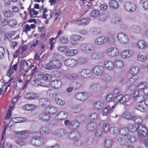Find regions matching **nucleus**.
Returning <instances> with one entry per match:
<instances>
[{
    "instance_id": "f257e3e1",
    "label": "nucleus",
    "mask_w": 148,
    "mask_h": 148,
    "mask_svg": "<svg viewBox=\"0 0 148 148\" xmlns=\"http://www.w3.org/2000/svg\"><path fill=\"white\" fill-rule=\"evenodd\" d=\"M62 66L61 62L58 60H52L50 61L49 63L45 65V68L47 69L51 70L55 68L58 69Z\"/></svg>"
},
{
    "instance_id": "f03ea898",
    "label": "nucleus",
    "mask_w": 148,
    "mask_h": 148,
    "mask_svg": "<svg viewBox=\"0 0 148 148\" xmlns=\"http://www.w3.org/2000/svg\"><path fill=\"white\" fill-rule=\"evenodd\" d=\"M44 142L43 139L40 137L38 135L35 133L33 134L32 138L31 141V143L34 145L39 146L42 145Z\"/></svg>"
},
{
    "instance_id": "7ed1b4c3",
    "label": "nucleus",
    "mask_w": 148,
    "mask_h": 148,
    "mask_svg": "<svg viewBox=\"0 0 148 148\" xmlns=\"http://www.w3.org/2000/svg\"><path fill=\"white\" fill-rule=\"evenodd\" d=\"M89 88L92 92L94 93H98L102 91L103 87L100 84L94 83L90 85Z\"/></svg>"
},
{
    "instance_id": "20e7f679",
    "label": "nucleus",
    "mask_w": 148,
    "mask_h": 148,
    "mask_svg": "<svg viewBox=\"0 0 148 148\" xmlns=\"http://www.w3.org/2000/svg\"><path fill=\"white\" fill-rule=\"evenodd\" d=\"M79 76L83 78H86L90 77L92 76L91 71L88 69H83L78 73Z\"/></svg>"
},
{
    "instance_id": "39448f33",
    "label": "nucleus",
    "mask_w": 148,
    "mask_h": 148,
    "mask_svg": "<svg viewBox=\"0 0 148 148\" xmlns=\"http://www.w3.org/2000/svg\"><path fill=\"white\" fill-rule=\"evenodd\" d=\"M106 53L109 56L112 57H116L119 53L118 49L114 47H111L108 48L106 50Z\"/></svg>"
},
{
    "instance_id": "423d86ee",
    "label": "nucleus",
    "mask_w": 148,
    "mask_h": 148,
    "mask_svg": "<svg viewBox=\"0 0 148 148\" xmlns=\"http://www.w3.org/2000/svg\"><path fill=\"white\" fill-rule=\"evenodd\" d=\"M124 8L125 10L129 12H133L136 8V4L130 2H126L124 5Z\"/></svg>"
},
{
    "instance_id": "0eeeda50",
    "label": "nucleus",
    "mask_w": 148,
    "mask_h": 148,
    "mask_svg": "<svg viewBox=\"0 0 148 148\" xmlns=\"http://www.w3.org/2000/svg\"><path fill=\"white\" fill-rule=\"evenodd\" d=\"M118 38L119 41L123 44H127L129 41L128 36L123 33H119L118 35Z\"/></svg>"
},
{
    "instance_id": "6e6552de",
    "label": "nucleus",
    "mask_w": 148,
    "mask_h": 148,
    "mask_svg": "<svg viewBox=\"0 0 148 148\" xmlns=\"http://www.w3.org/2000/svg\"><path fill=\"white\" fill-rule=\"evenodd\" d=\"M100 127L103 130H114L116 129V127L112 126L110 123L106 121H101L99 124Z\"/></svg>"
},
{
    "instance_id": "1a4fd4ad",
    "label": "nucleus",
    "mask_w": 148,
    "mask_h": 148,
    "mask_svg": "<svg viewBox=\"0 0 148 148\" xmlns=\"http://www.w3.org/2000/svg\"><path fill=\"white\" fill-rule=\"evenodd\" d=\"M78 63L77 61L74 58H69L64 61V64L69 67H74Z\"/></svg>"
},
{
    "instance_id": "9d476101",
    "label": "nucleus",
    "mask_w": 148,
    "mask_h": 148,
    "mask_svg": "<svg viewBox=\"0 0 148 148\" xmlns=\"http://www.w3.org/2000/svg\"><path fill=\"white\" fill-rule=\"evenodd\" d=\"M21 67L25 69V67L28 70H30L32 68L34 67V63H31L30 62H27L25 60H22L20 63Z\"/></svg>"
},
{
    "instance_id": "9b49d317",
    "label": "nucleus",
    "mask_w": 148,
    "mask_h": 148,
    "mask_svg": "<svg viewBox=\"0 0 148 148\" xmlns=\"http://www.w3.org/2000/svg\"><path fill=\"white\" fill-rule=\"evenodd\" d=\"M94 46L90 44H83L81 45L80 47V49L84 52H88L92 51L94 49Z\"/></svg>"
},
{
    "instance_id": "f8f14e48",
    "label": "nucleus",
    "mask_w": 148,
    "mask_h": 148,
    "mask_svg": "<svg viewBox=\"0 0 148 148\" xmlns=\"http://www.w3.org/2000/svg\"><path fill=\"white\" fill-rule=\"evenodd\" d=\"M49 85V86L54 88H58L62 87V84L60 80L55 79L50 81Z\"/></svg>"
},
{
    "instance_id": "ddd939ff",
    "label": "nucleus",
    "mask_w": 148,
    "mask_h": 148,
    "mask_svg": "<svg viewBox=\"0 0 148 148\" xmlns=\"http://www.w3.org/2000/svg\"><path fill=\"white\" fill-rule=\"evenodd\" d=\"M88 96L86 92H80L77 93L75 95V99L78 100L84 101L86 100L88 98Z\"/></svg>"
},
{
    "instance_id": "4468645a",
    "label": "nucleus",
    "mask_w": 148,
    "mask_h": 148,
    "mask_svg": "<svg viewBox=\"0 0 148 148\" xmlns=\"http://www.w3.org/2000/svg\"><path fill=\"white\" fill-rule=\"evenodd\" d=\"M116 106V104H115L112 107L110 105H108L104 108L102 111V114L103 116H106L108 114L112 112L114 108Z\"/></svg>"
},
{
    "instance_id": "2eb2a0df",
    "label": "nucleus",
    "mask_w": 148,
    "mask_h": 148,
    "mask_svg": "<svg viewBox=\"0 0 148 148\" xmlns=\"http://www.w3.org/2000/svg\"><path fill=\"white\" fill-rule=\"evenodd\" d=\"M43 13L42 18L46 19L47 21L52 17V11L50 10L45 8L43 9Z\"/></svg>"
},
{
    "instance_id": "dca6fc26",
    "label": "nucleus",
    "mask_w": 148,
    "mask_h": 148,
    "mask_svg": "<svg viewBox=\"0 0 148 148\" xmlns=\"http://www.w3.org/2000/svg\"><path fill=\"white\" fill-rule=\"evenodd\" d=\"M108 35L109 36L108 37H106V42H108L110 43H114L115 42V32H109L108 33Z\"/></svg>"
},
{
    "instance_id": "f3484780",
    "label": "nucleus",
    "mask_w": 148,
    "mask_h": 148,
    "mask_svg": "<svg viewBox=\"0 0 148 148\" xmlns=\"http://www.w3.org/2000/svg\"><path fill=\"white\" fill-rule=\"evenodd\" d=\"M82 37L79 35H71L70 38V43L72 45H75L77 44V41L80 40Z\"/></svg>"
},
{
    "instance_id": "a211bd4d",
    "label": "nucleus",
    "mask_w": 148,
    "mask_h": 148,
    "mask_svg": "<svg viewBox=\"0 0 148 148\" xmlns=\"http://www.w3.org/2000/svg\"><path fill=\"white\" fill-rule=\"evenodd\" d=\"M90 22V19L87 17L82 18L81 19L75 20V23L78 25H88Z\"/></svg>"
},
{
    "instance_id": "6ab92c4d",
    "label": "nucleus",
    "mask_w": 148,
    "mask_h": 148,
    "mask_svg": "<svg viewBox=\"0 0 148 148\" xmlns=\"http://www.w3.org/2000/svg\"><path fill=\"white\" fill-rule=\"evenodd\" d=\"M68 137L69 138L75 140L78 137V133L77 130H68Z\"/></svg>"
},
{
    "instance_id": "aec40b11",
    "label": "nucleus",
    "mask_w": 148,
    "mask_h": 148,
    "mask_svg": "<svg viewBox=\"0 0 148 148\" xmlns=\"http://www.w3.org/2000/svg\"><path fill=\"white\" fill-rule=\"evenodd\" d=\"M106 37L101 36L97 38L95 41V43L97 45H102L106 42Z\"/></svg>"
},
{
    "instance_id": "412c9836",
    "label": "nucleus",
    "mask_w": 148,
    "mask_h": 148,
    "mask_svg": "<svg viewBox=\"0 0 148 148\" xmlns=\"http://www.w3.org/2000/svg\"><path fill=\"white\" fill-rule=\"evenodd\" d=\"M38 97V94L32 92H28L24 95L25 98L29 100L36 99Z\"/></svg>"
},
{
    "instance_id": "4be33fe9",
    "label": "nucleus",
    "mask_w": 148,
    "mask_h": 148,
    "mask_svg": "<svg viewBox=\"0 0 148 148\" xmlns=\"http://www.w3.org/2000/svg\"><path fill=\"white\" fill-rule=\"evenodd\" d=\"M38 104L40 106L46 108L50 104V101L47 98H41L39 100Z\"/></svg>"
},
{
    "instance_id": "5701e85b",
    "label": "nucleus",
    "mask_w": 148,
    "mask_h": 148,
    "mask_svg": "<svg viewBox=\"0 0 148 148\" xmlns=\"http://www.w3.org/2000/svg\"><path fill=\"white\" fill-rule=\"evenodd\" d=\"M104 71L103 66L101 65H97L94 66L93 69V71L94 73L97 75H101Z\"/></svg>"
},
{
    "instance_id": "b1692460",
    "label": "nucleus",
    "mask_w": 148,
    "mask_h": 148,
    "mask_svg": "<svg viewBox=\"0 0 148 148\" xmlns=\"http://www.w3.org/2000/svg\"><path fill=\"white\" fill-rule=\"evenodd\" d=\"M38 118L39 120L41 121H47L49 119L50 116L47 112H43L39 114Z\"/></svg>"
},
{
    "instance_id": "393cba45",
    "label": "nucleus",
    "mask_w": 148,
    "mask_h": 148,
    "mask_svg": "<svg viewBox=\"0 0 148 148\" xmlns=\"http://www.w3.org/2000/svg\"><path fill=\"white\" fill-rule=\"evenodd\" d=\"M104 53L101 51L95 52L92 53L91 56V58L93 60H99L102 58Z\"/></svg>"
},
{
    "instance_id": "a878e982",
    "label": "nucleus",
    "mask_w": 148,
    "mask_h": 148,
    "mask_svg": "<svg viewBox=\"0 0 148 148\" xmlns=\"http://www.w3.org/2000/svg\"><path fill=\"white\" fill-rule=\"evenodd\" d=\"M45 111L49 114H53L55 113L57 111V108L50 104L45 109Z\"/></svg>"
},
{
    "instance_id": "bb28decb",
    "label": "nucleus",
    "mask_w": 148,
    "mask_h": 148,
    "mask_svg": "<svg viewBox=\"0 0 148 148\" xmlns=\"http://www.w3.org/2000/svg\"><path fill=\"white\" fill-rule=\"evenodd\" d=\"M17 67L18 65L17 64H14L12 66H10L9 70L7 72V75L9 77H10L14 72L16 71Z\"/></svg>"
},
{
    "instance_id": "cd10ccee",
    "label": "nucleus",
    "mask_w": 148,
    "mask_h": 148,
    "mask_svg": "<svg viewBox=\"0 0 148 148\" xmlns=\"http://www.w3.org/2000/svg\"><path fill=\"white\" fill-rule=\"evenodd\" d=\"M104 66L105 68L108 70H112L114 68V64L111 61L106 60L104 63Z\"/></svg>"
},
{
    "instance_id": "c85d7f7f",
    "label": "nucleus",
    "mask_w": 148,
    "mask_h": 148,
    "mask_svg": "<svg viewBox=\"0 0 148 148\" xmlns=\"http://www.w3.org/2000/svg\"><path fill=\"white\" fill-rule=\"evenodd\" d=\"M133 54V52L130 50H125L121 53V55L123 58H128L131 56Z\"/></svg>"
},
{
    "instance_id": "c756f323",
    "label": "nucleus",
    "mask_w": 148,
    "mask_h": 148,
    "mask_svg": "<svg viewBox=\"0 0 148 148\" xmlns=\"http://www.w3.org/2000/svg\"><path fill=\"white\" fill-rule=\"evenodd\" d=\"M109 7L112 9H117L119 6L118 2L114 0H110L109 2Z\"/></svg>"
},
{
    "instance_id": "7c9ffc66",
    "label": "nucleus",
    "mask_w": 148,
    "mask_h": 148,
    "mask_svg": "<svg viewBox=\"0 0 148 148\" xmlns=\"http://www.w3.org/2000/svg\"><path fill=\"white\" fill-rule=\"evenodd\" d=\"M58 119L60 120H64L68 117V114L66 112L64 111H61L57 114Z\"/></svg>"
},
{
    "instance_id": "2f4dec72",
    "label": "nucleus",
    "mask_w": 148,
    "mask_h": 148,
    "mask_svg": "<svg viewBox=\"0 0 148 148\" xmlns=\"http://www.w3.org/2000/svg\"><path fill=\"white\" fill-rule=\"evenodd\" d=\"M36 27V25L34 24H31L30 25L27 24L25 26L24 32L26 33H27L28 32H29L31 29H33Z\"/></svg>"
},
{
    "instance_id": "473e14b6",
    "label": "nucleus",
    "mask_w": 148,
    "mask_h": 148,
    "mask_svg": "<svg viewBox=\"0 0 148 148\" xmlns=\"http://www.w3.org/2000/svg\"><path fill=\"white\" fill-rule=\"evenodd\" d=\"M135 108L136 110H140L142 112H145L146 110L144 104L142 103H138L136 105Z\"/></svg>"
},
{
    "instance_id": "72a5a7b5",
    "label": "nucleus",
    "mask_w": 148,
    "mask_h": 148,
    "mask_svg": "<svg viewBox=\"0 0 148 148\" xmlns=\"http://www.w3.org/2000/svg\"><path fill=\"white\" fill-rule=\"evenodd\" d=\"M124 66V63L122 60L116 59L114 62V66L117 68H121Z\"/></svg>"
},
{
    "instance_id": "f704fd0d",
    "label": "nucleus",
    "mask_w": 148,
    "mask_h": 148,
    "mask_svg": "<svg viewBox=\"0 0 148 148\" xmlns=\"http://www.w3.org/2000/svg\"><path fill=\"white\" fill-rule=\"evenodd\" d=\"M47 95L51 97H55L57 95L58 93L56 91L53 89L48 90L47 92Z\"/></svg>"
},
{
    "instance_id": "c9c22d12",
    "label": "nucleus",
    "mask_w": 148,
    "mask_h": 148,
    "mask_svg": "<svg viewBox=\"0 0 148 148\" xmlns=\"http://www.w3.org/2000/svg\"><path fill=\"white\" fill-rule=\"evenodd\" d=\"M103 106V102L100 101H97L93 105L94 109L97 110H99L102 108Z\"/></svg>"
},
{
    "instance_id": "e433bc0d",
    "label": "nucleus",
    "mask_w": 148,
    "mask_h": 148,
    "mask_svg": "<svg viewBox=\"0 0 148 148\" xmlns=\"http://www.w3.org/2000/svg\"><path fill=\"white\" fill-rule=\"evenodd\" d=\"M12 121L15 123H18L26 122L27 119L21 117H15L12 119Z\"/></svg>"
},
{
    "instance_id": "4c0bfd02",
    "label": "nucleus",
    "mask_w": 148,
    "mask_h": 148,
    "mask_svg": "<svg viewBox=\"0 0 148 148\" xmlns=\"http://www.w3.org/2000/svg\"><path fill=\"white\" fill-rule=\"evenodd\" d=\"M78 50L77 49L69 50L65 53V55L68 56H73L76 54L78 52Z\"/></svg>"
},
{
    "instance_id": "58836bf2",
    "label": "nucleus",
    "mask_w": 148,
    "mask_h": 148,
    "mask_svg": "<svg viewBox=\"0 0 148 148\" xmlns=\"http://www.w3.org/2000/svg\"><path fill=\"white\" fill-rule=\"evenodd\" d=\"M113 144V142L112 140L109 139L106 140L104 143L105 147L107 148H110L111 147Z\"/></svg>"
},
{
    "instance_id": "ea45409f",
    "label": "nucleus",
    "mask_w": 148,
    "mask_h": 148,
    "mask_svg": "<svg viewBox=\"0 0 148 148\" xmlns=\"http://www.w3.org/2000/svg\"><path fill=\"white\" fill-rule=\"evenodd\" d=\"M23 108L25 110H31L35 108V106L33 104H28L24 105Z\"/></svg>"
},
{
    "instance_id": "a19ab883",
    "label": "nucleus",
    "mask_w": 148,
    "mask_h": 148,
    "mask_svg": "<svg viewBox=\"0 0 148 148\" xmlns=\"http://www.w3.org/2000/svg\"><path fill=\"white\" fill-rule=\"evenodd\" d=\"M74 140L75 141L73 145L74 146L79 147L81 146L83 144L82 141L79 138L77 137Z\"/></svg>"
},
{
    "instance_id": "79ce46f5",
    "label": "nucleus",
    "mask_w": 148,
    "mask_h": 148,
    "mask_svg": "<svg viewBox=\"0 0 148 148\" xmlns=\"http://www.w3.org/2000/svg\"><path fill=\"white\" fill-rule=\"evenodd\" d=\"M38 131L35 132L37 135L40 136L46 135L49 134H50L49 130H38Z\"/></svg>"
},
{
    "instance_id": "37998d69",
    "label": "nucleus",
    "mask_w": 148,
    "mask_h": 148,
    "mask_svg": "<svg viewBox=\"0 0 148 148\" xmlns=\"http://www.w3.org/2000/svg\"><path fill=\"white\" fill-rule=\"evenodd\" d=\"M139 71V68L136 66L135 67H132L130 69V73L132 75H136V74L138 73Z\"/></svg>"
},
{
    "instance_id": "c03bdc74",
    "label": "nucleus",
    "mask_w": 148,
    "mask_h": 148,
    "mask_svg": "<svg viewBox=\"0 0 148 148\" xmlns=\"http://www.w3.org/2000/svg\"><path fill=\"white\" fill-rule=\"evenodd\" d=\"M139 137L141 138L147 136L148 134L147 130H138Z\"/></svg>"
},
{
    "instance_id": "a18cd8bd",
    "label": "nucleus",
    "mask_w": 148,
    "mask_h": 148,
    "mask_svg": "<svg viewBox=\"0 0 148 148\" xmlns=\"http://www.w3.org/2000/svg\"><path fill=\"white\" fill-rule=\"evenodd\" d=\"M66 77L70 79L74 80L77 78L78 75L75 73H71L67 75Z\"/></svg>"
},
{
    "instance_id": "49530a36",
    "label": "nucleus",
    "mask_w": 148,
    "mask_h": 148,
    "mask_svg": "<svg viewBox=\"0 0 148 148\" xmlns=\"http://www.w3.org/2000/svg\"><path fill=\"white\" fill-rule=\"evenodd\" d=\"M56 38L52 37L49 40V44L50 45V50H51L55 47L54 45L56 43L55 39Z\"/></svg>"
},
{
    "instance_id": "de8ad7c7",
    "label": "nucleus",
    "mask_w": 148,
    "mask_h": 148,
    "mask_svg": "<svg viewBox=\"0 0 148 148\" xmlns=\"http://www.w3.org/2000/svg\"><path fill=\"white\" fill-rule=\"evenodd\" d=\"M91 31L94 35H97L101 33V29L99 27H93L91 29Z\"/></svg>"
},
{
    "instance_id": "09e8293b",
    "label": "nucleus",
    "mask_w": 148,
    "mask_h": 148,
    "mask_svg": "<svg viewBox=\"0 0 148 148\" xmlns=\"http://www.w3.org/2000/svg\"><path fill=\"white\" fill-rule=\"evenodd\" d=\"M3 15L6 18H10L13 16L14 14L12 11L8 10L4 12Z\"/></svg>"
},
{
    "instance_id": "8fccbe9b",
    "label": "nucleus",
    "mask_w": 148,
    "mask_h": 148,
    "mask_svg": "<svg viewBox=\"0 0 148 148\" xmlns=\"http://www.w3.org/2000/svg\"><path fill=\"white\" fill-rule=\"evenodd\" d=\"M147 86V83L144 82H142L138 84L136 86L137 89L143 90Z\"/></svg>"
},
{
    "instance_id": "3c124183",
    "label": "nucleus",
    "mask_w": 148,
    "mask_h": 148,
    "mask_svg": "<svg viewBox=\"0 0 148 148\" xmlns=\"http://www.w3.org/2000/svg\"><path fill=\"white\" fill-rule=\"evenodd\" d=\"M132 32L134 33L139 34L141 32V28L137 26H133L131 28Z\"/></svg>"
},
{
    "instance_id": "603ef678",
    "label": "nucleus",
    "mask_w": 148,
    "mask_h": 148,
    "mask_svg": "<svg viewBox=\"0 0 148 148\" xmlns=\"http://www.w3.org/2000/svg\"><path fill=\"white\" fill-rule=\"evenodd\" d=\"M70 126L72 127L73 129H75L79 127V123L76 121H72L71 122Z\"/></svg>"
},
{
    "instance_id": "864d4df0",
    "label": "nucleus",
    "mask_w": 148,
    "mask_h": 148,
    "mask_svg": "<svg viewBox=\"0 0 148 148\" xmlns=\"http://www.w3.org/2000/svg\"><path fill=\"white\" fill-rule=\"evenodd\" d=\"M59 131L56 130L55 132V134L58 136L61 137L66 133L67 130H61L60 131Z\"/></svg>"
},
{
    "instance_id": "5fc2aeb1",
    "label": "nucleus",
    "mask_w": 148,
    "mask_h": 148,
    "mask_svg": "<svg viewBox=\"0 0 148 148\" xmlns=\"http://www.w3.org/2000/svg\"><path fill=\"white\" fill-rule=\"evenodd\" d=\"M137 45L138 48L140 49H143L145 48L146 45L145 42L142 40H140L137 43Z\"/></svg>"
},
{
    "instance_id": "6e6d98bb",
    "label": "nucleus",
    "mask_w": 148,
    "mask_h": 148,
    "mask_svg": "<svg viewBox=\"0 0 148 148\" xmlns=\"http://www.w3.org/2000/svg\"><path fill=\"white\" fill-rule=\"evenodd\" d=\"M73 111L75 113H79L82 111V108L81 106L77 105L74 108H73Z\"/></svg>"
},
{
    "instance_id": "4d7b16f0",
    "label": "nucleus",
    "mask_w": 148,
    "mask_h": 148,
    "mask_svg": "<svg viewBox=\"0 0 148 148\" xmlns=\"http://www.w3.org/2000/svg\"><path fill=\"white\" fill-rule=\"evenodd\" d=\"M30 17H35L36 16L37 14L38 13V12L35 11L34 8L29 10Z\"/></svg>"
},
{
    "instance_id": "13d9d810",
    "label": "nucleus",
    "mask_w": 148,
    "mask_h": 148,
    "mask_svg": "<svg viewBox=\"0 0 148 148\" xmlns=\"http://www.w3.org/2000/svg\"><path fill=\"white\" fill-rule=\"evenodd\" d=\"M133 119L135 122L137 124H140L143 121L142 118L138 116H135L133 117Z\"/></svg>"
},
{
    "instance_id": "bf43d9fd",
    "label": "nucleus",
    "mask_w": 148,
    "mask_h": 148,
    "mask_svg": "<svg viewBox=\"0 0 148 148\" xmlns=\"http://www.w3.org/2000/svg\"><path fill=\"white\" fill-rule=\"evenodd\" d=\"M130 98V96L128 95H125L123 96H122V101L121 102V103H125L128 101Z\"/></svg>"
},
{
    "instance_id": "052dcab7",
    "label": "nucleus",
    "mask_w": 148,
    "mask_h": 148,
    "mask_svg": "<svg viewBox=\"0 0 148 148\" xmlns=\"http://www.w3.org/2000/svg\"><path fill=\"white\" fill-rule=\"evenodd\" d=\"M138 76L137 75H132V76L130 79L129 81L131 84H134L137 81Z\"/></svg>"
},
{
    "instance_id": "680f3d73",
    "label": "nucleus",
    "mask_w": 148,
    "mask_h": 148,
    "mask_svg": "<svg viewBox=\"0 0 148 148\" xmlns=\"http://www.w3.org/2000/svg\"><path fill=\"white\" fill-rule=\"evenodd\" d=\"M97 125L95 123H91L87 125V128L88 130H94L97 127Z\"/></svg>"
},
{
    "instance_id": "e2e57ef3",
    "label": "nucleus",
    "mask_w": 148,
    "mask_h": 148,
    "mask_svg": "<svg viewBox=\"0 0 148 148\" xmlns=\"http://www.w3.org/2000/svg\"><path fill=\"white\" fill-rule=\"evenodd\" d=\"M52 79V77L51 75L48 74H44L43 80L44 81L47 82H50Z\"/></svg>"
},
{
    "instance_id": "0e129e2a",
    "label": "nucleus",
    "mask_w": 148,
    "mask_h": 148,
    "mask_svg": "<svg viewBox=\"0 0 148 148\" xmlns=\"http://www.w3.org/2000/svg\"><path fill=\"white\" fill-rule=\"evenodd\" d=\"M8 25L11 27H14L16 25L17 22L16 20L12 19L9 21Z\"/></svg>"
},
{
    "instance_id": "69168bd1",
    "label": "nucleus",
    "mask_w": 148,
    "mask_h": 148,
    "mask_svg": "<svg viewBox=\"0 0 148 148\" xmlns=\"http://www.w3.org/2000/svg\"><path fill=\"white\" fill-rule=\"evenodd\" d=\"M118 141L120 145L123 146L125 145L127 143L126 140L122 138H119Z\"/></svg>"
},
{
    "instance_id": "338daca9",
    "label": "nucleus",
    "mask_w": 148,
    "mask_h": 148,
    "mask_svg": "<svg viewBox=\"0 0 148 148\" xmlns=\"http://www.w3.org/2000/svg\"><path fill=\"white\" fill-rule=\"evenodd\" d=\"M140 2L144 9L148 8V0H140Z\"/></svg>"
},
{
    "instance_id": "774afa93",
    "label": "nucleus",
    "mask_w": 148,
    "mask_h": 148,
    "mask_svg": "<svg viewBox=\"0 0 148 148\" xmlns=\"http://www.w3.org/2000/svg\"><path fill=\"white\" fill-rule=\"evenodd\" d=\"M122 95L121 94L117 95L114 99V101L116 103H118L120 102L121 103L122 101Z\"/></svg>"
}]
</instances>
